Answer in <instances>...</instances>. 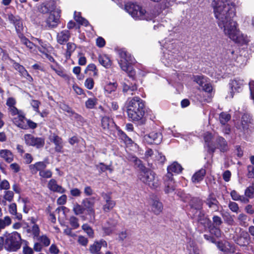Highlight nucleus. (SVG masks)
Here are the masks:
<instances>
[{
  "label": "nucleus",
  "instance_id": "obj_1",
  "mask_svg": "<svg viewBox=\"0 0 254 254\" xmlns=\"http://www.w3.org/2000/svg\"><path fill=\"white\" fill-rule=\"evenodd\" d=\"M226 13L225 18L227 22L225 25V34L236 43L244 44L248 42L247 36L242 34L237 28V23L232 20L235 15V5L231 3L223 6V11Z\"/></svg>",
  "mask_w": 254,
  "mask_h": 254
},
{
  "label": "nucleus",
  "instance_id": "obj_2",
  "mask_svg": "<svg viewBox=\"0 0 254 254\" xmlns=\"http://www.w3.org/2000/svg\"><path fill=\"white\" fill-rule=\"evenodd\" d=\"M144 102L138 97L128 98L126 101L127 116L132 121H138L143 118L144 115Z\"/></svg>",
  "mask_w": 254,
  "mask_h": 254
},
{
  "label": "nucleus",
  "instance_id": "obj_3",
  "mask_svg": "<svg viewBox=\"0 0 254 254\" xmlns=\"http://www.w3.org/2000/svg\"><path fill=\"white\" fill-rule=\"evenodd\" d=\"M124 9L135 20H151L157 15L147 12L142 6L134 2L126 3Z\"/></svg>",
  "mask_w": 254,
  "mask_h": 254
},
{
  "label": "nucleus",
  "instance_id": "obj_4",
  "mask_svg": "<svg viewBox=\"0 0 254 254\" xmlns=\"http://www.w3.org/2000/svg\"><path fill=\"white\" fill-rule=\"evenodd\" d=\"M183 168L177 162H174L168 167V173L165 176V191L166 193H172L175 189V182L173 179L172 173H179Z\"/></svg>",
  "mask_w": 254,
  "mask_h": 254
},
{
  "label": "nucleus",
  "instance_id": "obj_5",
  "mask_svg": "<svg viewBox=\"0 0 254 254\" xmlns=\"http://www.w3.org/2000/svg\"><path fill=\"white\" fill-rule=\"evenodd\" d=\"M138 178L142 182L151 189H157L160 185V182L156 174L146 168L140 171Z\"/></svg>",
  "mask_w": 254,
  "mask_h": 254
},
{
  "label": "nucleus",
  "instance_id": "obj_6",
  "mask_svg": "<svg viewBox=\"0 0 254 254\" xmlns=\"http://www.w3.org/2000/svg\"><path fill=\"white\" fill-rule=\"evenodd\" d=\"M120 59L119 64L121 69L127 73L130 77L134 75L135 72L132 69L131 64L134 62V59L130 54L125 51H121L119 53Z\"/></svg>",
  "mask_w": 254,
  "mask_h": 254
},
{
  "label": "nucleus",
  "instance_id": "obj_7",
  "mask_svg": "<svg viewBox=\"0 0 254 254\" xmlns=\"http://www.w3.org/2000/svg\"><path fill=\"white\" fill-rule=\"evenodd\" d=\"M21 241V236L17 232L9 234L5 240L4 248L8 251L16 252L20 248Z\"/></svg>",
  "mask_w": 254,
  "mask_h": 254
},
{
  "label": "nucleus",
  "instance_id": "obj_8",
  "mask_svg": "<svg viewBox=\"0 0 254 254\" xmlns=\"http://www.w3.org/2000/svg\"><path fill=\"white\" fill-rule=\"evenodd\" d=\"M207 79L206 77L202 75H196L193 77V81L201 87L206 93L208 94L207 98L204 100L209 102L212 96V87Z\"/></svg>",
  "mask_w": 254,
  "mask_h": 254
},
{
  "label": "nucleus",
  "instance_id": "obj_9",
  "mask_svg": "<svg viewBox=\"0 0 254 254\" xmlns=\"http://www.w3.org/2000/svg\"><path fill=\"white\" fill-rule=\"evenodd\" d=\"M203 139L205 142V145L208 149L212 152L214 151L216 148L221 146V138L216 139L214 136L209 132H206L203 134Z\"/></svg>",
  "mask_w": 254,
  "mask_h": 254
},
{
  "label": "nucleus",
  "instance_id": "obj_10",
  "mask_svg": "<svg viewBox=\"0 0 254 254\" xmlns=\"http://www.w3.org/2000/svg\"><path fill=\"white\" fill-rule=\"evenodd\" d=\"M213 11L218 25L221 28L222 24V0H213L211 3Z\"/></svg>",
  "mask_w": 254,
  "mask_h": 254
},
{
  "label": "nucleus",
  "instance_id": "obj_11",
  "mask_svg": "<svg viewBox=\"0 0 254 254\" xmlns=\"http://www.w3.org/2000/svg\"><path fill=\"white\" fill-rule=\"evenodd\" d=\"M26 144L29 146L41 148L44 146V140L42 138L35 137L30 134H25L24 137Z\"/></svg>",
  "mask_w": 254,
  "mask_h": 254
},
{
  "label": "nucleus",
  "instance_id": "obj_12",
  "mask_svg": "<svg viewBox=\"0 0 254 254\" xmlns=\"http://www.w3.org/2000/svg\"><path fill=\"white\" fill-rule=\"evenodd\" d=\"M20 120H15V125L22 129H27L28 127L35 128L37 127V124L30 120H27L25 116H20Z\"/></svg>",
  "mask_w": 254,
  "mask_h": 254
},
{
  "label": "nucleus",
  "instance_id": "obj_13",
  "mask_svg": "<svg viewBox=\"0 0 254 254\" xmlns=\"http://www.w3.org/2000/svg\"><path fill=\"white\" fill-rule=\"evenodd\" d=\"M162 138L161 133L153 131L144 135L143 140L149 144H158L161 141Z\"/></svg>",
  "mask_w": 254,
  "mask_h": 254
},
{
  "label": "nucleus",
  "instance_id": "obj_14",
  "mask_svg": "<svg viewBox=\"0 0 254 254\" xmlns=\"http://www.w3.org/2000/svg\"><path fill=\"white\" fill-rule=\"evenodd\" d=\"M49 139L53 142L55 145V149L56 152H63L64 147L62 139L55 134H52L49 136Z\"/></svg>",
  "mask_w": 254,
  "mask_h": 254
},
{
  "label": "nucleus",
  "instance_id": "obj_15",
  "mask_svg": "<svg viewBox=\"0 0 254 254\" xmlns=\"http://www.w3.org/2000/svg\"><path fill=\"white\" fill-rule=\"evenodd\" d=\"M95 202V197H91L85 198L83 199L82 204L84 209H86L89 214H94L95 210L94 209Z\"/></svg>",
  "mask_w": 254,
  "mask_h": 254
},
{
  "label": "nucleus",
  "instance_id": "obj_16",
  "mask_svg": "<svg viewBox=\"0 0 254 254\" xmlns=\"http://www.w3.org/2000/svg\"><path fill=\"white\" fill-rule=\"evenodd\" d=\"M213 227L211 228L210 232L211 234L214 235L217 238L221 237V230L217 227L221 225V220L220 217L215 216L213 218Z\"/></svg>",
  "mask_w": 254,
  "mask_h": 254
},
{
  "label": "nucleus",
  "instance_id": "obj_17",
  "mask_svg": "<svg viewBox=\"0 0 254 254\" xmlns=\"http://www.w3.org/2000/svg\"><path fill=\"white\" fill-rule=\"evenodd\" d=\"M48 189L54 192L63 193L65 192V190L61 186L59 185L55 179H51L48 183Z\"/></svg>",
  "mask_w": 254,
  "mask_h": 254
},
{
  "label": "nucleus",
  "instance_id": "obj_18",
  "mask_svg": "<svg viewBox=\"0 0 254 254\" xmlns=\"http://www.w3.org/2000/svg\"><path fill=\"white\" fill-rule=\"evenodd\" d=\"M107 244L104 240H100V241H96L89 247V251L92 254H99L102 247H106Z\"/></svg>",
  "mask_w": 254,
  "mask_h": 254
},
{
  "label": "nucleus",
  "instance_id": "obj_19",
  "mask_svg": "<svg viewBox=\"0 0 254 254\" xmlns=\"http://www.w3.org/2000/svg\"><path fill=\"white\" fill-rule=\"evenodd\" d=\"M47 165V163L45 161L38 162L34 164L30 165L29 168L33 174H36L37 172L40 173L45 169Z\"/></svg>",
  "mask_w": 254,
  "mask_h": 254
},
{
  "label": "nucleus",
  "instance_id": "obj_20",
  "mask_svg": "<svg viewBox=\"0 0 254 254\" xmlns=\"http://www.w3.org/2000/svg\"><path fill=\"white\" fill-rule=\"evenodd\" d=\"M60 16L55 12L51 13L47 19L46 22L50 27H55L57 26L59 21Z\"/></svg>",
  "mask_w": 254,
  "mask_h": 254
},
{
  "label": "nucleus",
  "instance_id": "obj_21",
  "mask_svg": "<svg viewBox=\"0 0 254 254\" xmlns=\"http://www.w3.org/2000/svg\"><path fill=\"white\" fill-rule=\"evenodd\" d=\"M70 36V33L68 30H63L57 35V42L61 45H63L69 40Z\"/></svg>",
  "mask_w": 254,
  "mask_h": 254
},
{
  "label": "nucleus",
  "instance_id": "obj_22",
  "mask_svg": "<svg viewBox=\"0 0 254 254\" xmlns=\"http://www.w3.org/2000/svg\"><path fill=\"white\" fill-rule=\"evenodd\" d=\"M34 41L35 42H37L44 49L43 50L41 48H38L39 51L43 54L45 58L47 59L51 62H55L54 59L51 56L49 55L46 51V49L47 48V45L46 44H44L41 40L37 38H35L34 39Z\"/></svg>",
  "mask_w": 254,
  "mask_h": 254
},
{
  "label": "nucleus",
  "instance_id": "obj_23",
  "mask_svg": "<svg viewBox=\"0 0 254 254\" xmlns=\"http://www.w3.org/2000/svg\"><path fill=\"white\" fill-rule=\"evenodd\" d=\"M0 157L7 163L13 161L14 155L12 152L8 149L0 150Z\"/></svg>",
  "mask_w": 254,
  "mask_h": 254
},
{
  "label": "nucleus",
  "instance_id": "obj_24",
  "mask_svg": "<svg viewBox=\"0 0 254 254\" xmlns=\"http://www.w3.org/2000/svg\"><path fill=\"white\" fill-rule=\"evenodd\" d=\"M251 124V118L250 116L248 114H244L241 118L239 128L243 130L247 129Z\"/></svg>",
  "mask_w": 254,
  "mask_h": 254
},
{
  "label": "nucleus",
  "instance_id": "obj_25",
  "mask_svg": "<svg viewBox=\"0 0 254 254\" xmlns=\"http://www.w3.org/2000/svg\"><path fill=\"white\" fill-rule=\"evenodd\" d=\"M98 61L100 64L106 68H109L112 64L110 57L105 54L100 55L98 57Z\"/></svg>",
  "mask_w": 254,
  "mask_h": 254
},
{
  "label": "nucleus",
  "instance_id": "obj_26",
  "mask_svg": "<svg viewBox=\"0 0 254 254\" xmlns=\"http://www.w3.org/2000/svg\"><path fill=\"white\" fill-rule=\"evenodd\" d=\"M14 68L16 70L18 71L20 74L25 78L28 81H32L33 80L32 77L29 74L25 68L18 64H14Z\"/></svg>",
  "mask_w": 254,
  "mask_h": 254
},
{
  "label": "nucleus",
  "instance_id": "obj_27",
  "mask_svg": "<svg viewBox=\"0 0 254 254\" xmlns=\"http://www.w3.org/2000/svg\"><path fill=\"white\" fill-rule=\"evenodd\" d=\"M101 125L103 129H110L115 126L113 120L108 117H104L102 119Z\"/></svg>",
  "mask_w": 254,
  "mask_h": 254
},
{
  "label": "nucleus",
  "instance_id": "obj_28",
  "mask_svg": "<svg viewBox=\"0 0 254 254\" xmlns=\"http://www.w3.org/2000/svg\"><path fill=\"white\" fill-rule=\"evenodd\" d=\"M9 112L12 116H16L13 118V122L15 124V120H20V116H24L23 112L21 111L18 110L15 106L8 108Z\"/></svg>",
  "mask_w": 254,
  "mask_h": 254
},
{
  "label": "nucleus",
  "instance_id": "obj_29",
  "mask_svg": "<svg viewBox=\"0 0 254 254\" xmlns=\"http://www.w3.org/2000/svg\"><path fill=\"white\" fill-rule=\"evenodd\" d=\"M18 36L20 39L21 43L22 44L25 45L29 49L32 50L33 52L35 51L36 47L34 43L30 42L22 34H20Z\"/></svg>",
  "mask_w": 254,
  "mask_h": 254
},
{
  "label": "nucleus",
  "instance_id": "obj_30",
  "mask_svg": "<svg viewBox=\"0 0 254 254\" xmlns=\"http://www.w3.org/2000/svg\"><path fill=\"white\" fill-rule=\"evenodd\" d=\"M152 210L156 214H159L163 209V205L161 202L157 199L152 200L151 202Z\"/></svg>",
  "mask_w": 254,
  "mask_h": 254
},
{
  "label": "nucleus",
  "instance_id": "obj_31",
  "mask_svg": "<svg viewBox=\"0 0 254 254\" xmlns=\"http://www.w3.org/2000/svg\"><path fill=\"white\" fill-rule=\"evenodd\" d=\"M206 171L204 169H201L196 172L192 177V181L194 183H198L202 180Z\"/></svg>",
  "mask_w": 254,
  "mask_h": 254
},
{
  "label": "nucleus",
  "instance_id": "obj_32",
  "mask_svg": "<svg viewBox=\"0 0 254 254\" xmlns=\"http://www.w3.org/2000/svg\"><path fill=\"white\" fill-rule=\"evenodd\" d=\"M66 47V49L64 54V56L66 59L67 60L70 58L72 53L76 49V46L74 43L72 42H68L67 43Z\"/></svg>",
  "mask_w": 254,
  "mask_h": 254
},
{
  "label": "nucleus",
  "instance_id": "obj_33",
  "mask_svg": "<svg viewBox=\"0 0 254 254\" xmlns=\"http://www.w3.org/2000/svg\"><path fill=\"white\" fill-rule=\"evenodd\" d=\"M243 85V80L241 79H234L230 81L229 84L230 88L233 92L240 89Z\"/></svg>",
  "mask_w": 254,
  "mask_h": 254
},
{
  "label": "nucleus",
  "instance_id": "obj_34",
  "mask_svg": "<svg viewBox=\"0 0 254 254\" xmlns=\"http://www.w3.org/2000/svg\"><path fill=\"white\" fill-rule=\"evenodd\" d=\"M32 222L33 223V225L32 227L29 228L28 231L31 233L33 236V238L36 239L39 236L40 231V229L39 226L37 224H35V219H32Z\"/></svg>",
  "mask_w": 254,
  "mask_h": 254
},
{
  "label": "nucleus",
  "instance_id": "obj_35",
  "mask_svg": "<svg viewBox=\"0 0 254 254\" xmlns=\"http://www.w3.org/2000/svg\"><path fill=\"white\" fill-rule=\"evenodd\" d=\"M190 205L192 211L196 210L197 211L201 208L202 202L198 198H195L191 200Z\"/></svg>",
  "mask_w": 254,
  "mask_h": 254
},
{
  "label": "nucleus",
  "instance_id": "obj_36",
  "mask_svg": "<svg viewBox=\"0 0 254 254\" xmlns=\"http://www.w3.org/2000/svg\"><path fill=\"white\" fill-rule=\"evenodd\" d=\"M206 204L209 208H212L214 211L217 210V201L216 199L211 196H209L206 200Z\"/></svg>",
  "mask_w": 254,
  "mask_h": 254
},
{
  "label": "nucleus",
  "instance_id": "obj_37",
  "mask_svg": "<svg viewBox=\"0 0 254 254\" xmlns=\"http://www.w3.org/2000/svg\"><path fill=\"white\" fill-rule=\"evenodd\" d=\"M74 19L79 24L85 26H87L89 24L88 21L81 16L80 12H75Z\"/></svg>",
  "mask_w": 254,
  "mask_h": 254
},
{
  "label": "nucleus",
  "instance_id": "obj_38",
  "mask_svg": "<svg viewBox=\"0 0 254 254\" xmlns=\"http://www.w3.org/2000/svg\"><path fill=\"white\" fill-rule=\"evenodd\" d=\"M123 91L124 92H128V94L133 95V91L137 89V87L135 85L130 86L127 83H123Z\"/></svg>",
  "mask_w": 254,
  "mask_h": 254
},
{
  "label": "nucleus",
  "instance_id": "obj_39",
  "mask_svg": "<svg viewBox=\"0 0 254 254\" xmlns=\"http://www.w3.org/2000/svg\"><path fill=\"white\" fill-rule=\"evenodd\" d=\"M117 83L116 82H109L104 86V90L106 93L109 94L113 91H115L117 88Z\"/></svg>",
  "mask_w": 254,
  "mask_h": 254
},
{
  "label": "nucleus",
  "instance_id": "obj_40",
  "mask_svg": "<svg viewBox=\"0 0 254 254\" xmlns=\"http://www.w3.org/2000/svg\"><path fill=\"white\" fill-rule=\"evenodd\" d=\"M96 168L101 172H104L109 170L110 173L112 172L113 169L110 165H106L103 163H100L96 166Z\"/></svg>",
  "mask_w": 254,
  "mask_h": 254
},
{
  "label": "nucleus",
  "instance_id": "obj_41",
  "mask_svg": "<svg viewBox=\"0 0 254 254\" xmlns=\"http://www.w3.org/2000/svg\"><path fill=\"white\" fill-rule=\"evenodd\" d=\"M154 158L153 160L158 161L159 163H163L165 162L166 158L165 156L162 154L161 153L159 152L157 150H155Z\"/></svg>",
  "mask_w": 254,
  "mask_h": 254
},
{
  "label": "nucleus",
  "instance_id": "obj_42",
  "mask_svg": "<svg viewBox=\"0 0 254 254\" xmlns=\"http://www.w3.org/2000/svg\"><path fill=\"white\" fill-rule=\"evenodd\" d=\"M115 205L116 203L114 200L106 202L103 205V210L105 212H109L115 207Z\"/></svg>",
  "mask_w": 254,
  "mask_h": 254
},
{
  "label": "nucleus",
  "instance_id": "obj_43",
  "mask_svg": "<svg viewBox=\"0 0 254 254\" xmlns=\"http://www.w3.org/2000/svg\"><path fill=\"white\" fill-rule=\"evenodd\" d=\"M36 240L39 241L45 247H47L49 246V245L50 244V239L46 235H42L41 236H39L36 239Z\"/></svg>",
  "mask_w": 254,
  "mask_h": 254
},
{
  "label": "nucleus",
  "instance_id": "obj_44",
  "mask_svg": "<svg viewBox=\"0 0 254 254\" xmlns=\"http://www.w3.org/2000/svg\"><path fill=\"white\" fill-rule=\"evenodd\" d=\"M204 237L205 239L207 240H209L210 239L212 243L216 244L217 248L220 251H222V244L219 240H217L214 237H211L207 235H204Z\"/></svg>",
  "mask_w": 254,
  "mask_h": 254
},
{
  "label": "nucleus",
  "instance_id": "obj_45",
  "mask_svg": "<svg viewBox=\"0 0 254 254\" xmlns=\"http://www.w3.org/2000/svg\"><path fill=\"white\" fill-rule=\"evenodd\" d=\"M87 71H92L93 72V76H97L98 75V70L96 66L93 64H90L87 65L85 69V72Z\"/></svg>",
  "mask_w": 254,
  "mask_h": 254
},
{
  "label": "nucleus",
  "instance_id": "obj_46",
  "mask_svg": "<svg viewBox=\"0 0 254 254\" xmlns=\"http://www.w3.org/2000/svg\"><path fill=\"white\" fill-rule=\"evenodd\" d=\"M94 85V81L91 77L87 78L84 82L85 87L89 90H91L93 88Z\"/></svg>",
  "mask_w": 254,
  "mask_h": 254
},
{
  "label": "nucleus",
  "instance_id": "obj_47",
  "mask_svg": "<svg viewBox=\"0 0 254 254\" xmlns=\"http://www.w3.org/2000/svg\"><path fill=\"white\" fill-rule=\"evenodd\" d=\"M0 223L1 224L2 229H4L6 226H9L11 223V220L9 217L5 216L3 219H0Z\"/></svg>",
  "mask_w": 254,
  "mask_h": 254
},
{
  "label": "nucleus",
  "instance_id": "obj_48",
  "mask_svg": "<svg viewBox=\"0 0 254 254\" xmlns=\"http://www.w3.org/2000/svg\"><path fill=\"white\" fill-rule=\"evenodd\" d=\"M97 99L96 98H89L85 102V106L87 108H93L97 103Z\"/></svg>",
  "mask_w": 254,
  "mask_h": 254
},
{
  "label": "nucleus",
  "instance_id": "obj_49",
  "mask_svg": "<svg viewBox=\"0 0 254 254\" xmlns=\"http://www.w3.org/2000/svg\"><path fill=\"white\" fill-rule=\"evenodd\" d=\"M83 231L90 237H93L94 232L92 229L87 224H84L82 226Z\"/></svg>",
  "mask_w": 254,
  "mask_h": 254
},
{
  "label": "nucleus",
  "instance_id": "obj_50",
  "mask_svg": "<svg viewBox=\"0 0 254 254\" xmlns=\"http://www.w3.org/2000/svg\"><path fill=\"white\" fill-rule=\"evenodd\" d=\"M14 196V193L10 190H6L4 191L3 198L9 202L12 201Z\"/></svg>",
  "mask_w": 254,
  "mask_h": 254
},
{
  "label": "nucleus",
  "instance_id": "obj_51",
  "mask_svg": "<svg viewBox=\"0 0 254 254\" xmlns=\"http://www.w3.org/2000/svg\"><path fill=\"white\" fill-rule=\"evenodd\" d=\"M14 25H15V29H16L18 35L20 34H22L21 32L23 29V24H22V21H21V20L20 19L19 20H18L15 22V23L14 24Z\"/></svg>",
  "mask_w": 254,
  "mask_h": 254
},
{
  "label": "nucleus",
  "instance_id": "obj_52",
  "mask_svg": "<svg viewBox=\"0 0 254 254\" xmlns=\"http://www.w3.org/2000/svg\"><path fill=\"white\" fill-rule=\"evenodd\" d=\"M39 176L43 178H50L52 176V172L49 170H43L39 173Z\"/></svg>",
  "mask_w": 254,
  "mask_h": 254
},
{
  "label": "nucleus",
  "instance_id": "obj_53",
  "mask_svg": "<svg viewBox=\"0 0 254 254\" xmlns=\"http://www.w3.org/2000/svg\"><path fill=\"white\" fill-rule=\"evenodd\" d=\"M84 209L80 205L76 204L73 208V210L76 215L81 214L83 213Z\"/></svg>",
  "mask_w": 254,
  "mask_h": 254
},
{
  "label": "nucleus",
  "instance_id": "obj_54",
  "mask_svg": "<svg viewBox=\"0 0 254 254\" xmlns=\"http://www.w3.org/2000/svg\"><path fill=\"white\" fill-rule=\"evenodd\" d=\"M49 253L50 254H59L60 250L56 244H53L49 249Z\"/></svg>",
  "mask_w": 254,
  "mask_h": 254
},
{
  "label": "nucleus",
  "instance_id": "obj_55",
  "mask_svg": "<svg viewBox=\"0 0 254 254\" xmlns=\"http://www.w3.org/2000/svg\"><path fill=\"white\" fill-rule=\"evenodd\" d=\"M10 188V185L9 182L6 180H3L0 182V190H7Z\"/></svg>",
  "mask_w": 254,
  "mask_h": 254
},
{
  "label": "nucleus",
  "instance_id": "obj_56",
  "mask_svg": "<svg viewBox=\"0 0 254 254\" xmlns=\"http://www.w3.org/2000/svg\"><path fill=\"white\" fill-rule=\"evenodd\" d=\"M254 192V188L252 187H250L248 188L245 192V196L249 198H251L253 197V194Z\"/></svg>",
  "mask_w": 254,
  "mask_h": 254
},
{
  "label": "nucleus",
  "instance_id": "obj_57",
  "mask_svg": "<svg viewBox=\"0 0 254 254\" xmlns=\"http://www.w3.org/2000/svg\"><path fill=\"white\" fill-rule=\"evenodd\" d=\"M69 222L73 229H76L79 227L77 219L75 217H71L69 219Z\"/></svg>",
  "mask_w": 254,
  "mask_h": 254
},
{
  "label": "nucleus",
  "instance_id": "obj_58",
  "mask_svg": "<svg viewBox=\"0 0 254 254\" xmlns=\"http://www.w3.org/2000/svg\"><path fill=\"white\" fill-rule=\"evenodd\" d=\"M8 210L12 215L17 214V207L15 203H12L9 205Z\"/></svg>",
  "mask_w": 254,
  "mask_h": 254
},
{
  "label": "nucleus",
  "instance_id": "obj_59",
  "mask_svg": "<svg viewBox=\"0 0 254 254\" xmlns=\"http://www.w3.org/2000/svg\"><path fill=\"white\" fill-rule=\"evenodd\" d=\"M70 194L75 197H79L81 194V191L77 188H72L70 190Z\"/></svg>",
  "mask_w": 254,
  "mask_h": 254
},
{
  "label": "nucleus",
  "instance_id": "obj_60",
  "mask_svg": "<svg viewBox=\"0 0 254 254\" xmlns=\"http://www.w3.org/2000/svg\"><path fill=\"white\" fill-rule=\"evenodd\" d=\"M56 211L58 212V213L59 214V217L62 218V215H64V214L68 211V209H67L66 207L62 206L59 207L57 209Z\"/></svg>",
  "mask_w": 254,
  "mask_h": 254
},
{
  "label": "nucleus",
  "instance_id": "obj_61",
  "mask_svg": "<svg viewBox=\"0 0 254 254\" xmlns=\"http://www.w3.org/2000/svg\"><path fill=\"white\" fill-rule=\"evenodd\" d=\"M77 241L80 245L84 246H86L88 242V239L82 236H79L78 237Z\"/></svg>",
  "mask_w": 254,
  "mask_h": 254
},
{
  "label": "nucleus",
  "instance_id": "obj_62",
  "mask_svg": "<svg viewBox=\"0 0 254 254\" xmlns=\"http://www.w3.org/2000/svg\"><path fill=\"white\" fill-rule=\"evenodd\" d=\"M30 104L34 110L37 113H39V106L40 104V102L37 100H33L31 102Z\"/></svg>",
  "mask_w": 254,
  "mask_h": 254
},
{
  "label": "nucleus",
  "instance_id": "obj_63",
  "mask_svg": "<svg viewBox=\"0 0 254 254\" xmlns=\"http://www.w3.org/2000/svg\"><path fill=\"white\" fill-rule=\"evenodd\" d=\"M96 45L99 47H103L105 45V40L101 37H99L96 39Z\"/></svg>",
  "mask_w": 254,
  "mask_h": 254
},
{
  "label": "nucleus",
  "instance_id": "obj_64",
  "mask_svg": "<svg viewBox=\"0 0 254 254\" xmlns=\"http://www.w3.org/2000/svg\"><path fill=\"white\" fill-rule=\"evenodd\" d=\"M189 254H200V251L198 248L195 246H190L188 249Z\"/></svg>",
  "mask_w": 254,
  "mask_h": 254
}]
</instances>
